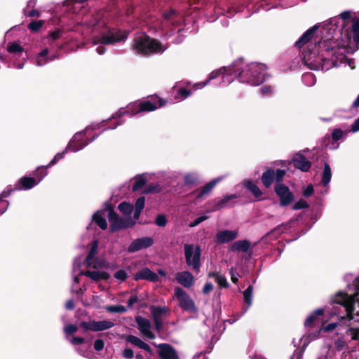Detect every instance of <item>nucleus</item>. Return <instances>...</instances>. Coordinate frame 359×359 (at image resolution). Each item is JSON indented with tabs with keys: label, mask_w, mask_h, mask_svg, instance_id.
Listing matches in <instances>:
<instances>
[{
	"label": "nucleus",
	"mask_w": 359,
	"mask_h": 359,
	"mask_svg": "<svg viewBox=\"0 0 359 359\" xmlns=\"http://www.w3.org/2000/svg\"><path fill=\"white\" fill-rule=\"evenodd\" d=\"M316 29H309L295 43L299 49L307 44L301 53L304 64L317 71H327L341 64L353 69V61L346 55L359 48V19L351 18L350 11H344L324 25L320 39L316 38L314 43L309 42Z\"/></svg>",
	"instance_id": "f257e3e1"
},
{
	"label": "nucleus",
	"mask_w": 359,
	"mask_h": 359,
	"mask_svg": "<svg viewBox=\"0 0 359 359\" xmlns=\"http://www.w3.org/2000/svg\"><path fill=\"white\" fill-rule=\"evenodd\" d=\"M79 26L81 27L82 34L91 35L90 39L95 46H98L96 52L102 55L106 52L103 45H112L125 41L128 32L118 29H110L103 19V11L89 13L83 16Z\"/></svg>",
	"instance_id": "f03ea898"
},
{
	"label": "nucleus",
	"mask_w": 359,
	"mask_h": 359,
	"mask_svg": "<svg viewBox=\"0 0 359 359\" xmlns=\"http://www.w3.org/2000/svg\"><path fill=\"white\" fill-rule=\"evenodd\" d=\"M97 249L98 243L97 241H94L90 243L88 254L84 259L78 257L74 260L72 292L77 295L83 294L86 290L85 283H82L83 276L95 282L107 280L110 277L109 273L101 270L104 266L105 262L96 257Z\"/></svg>",
	"instance_id": "7ed1b4c3"
},
{
	"label": "nucleus",
	"mask_w": 359,
	"mask_h": 359,
	"mask_svg": "<svg viewBox=\"0 0 359 359\" xmlns=\"http://www.w3.org/2000/svg\"><path fill=\"white\" fill-rule=\"evenodd\" d=\"M357 292L353 294L339 292L332 299L330 316H337L340 322L353 320L359 322V276L355 283Z\"/></svg>",
	"instance_id": "20e7f679"
},
{
	"label": "nucleus",
	"mask_w": 359,
	"mask_h": 359,
	"mask_svg": "<svg viewBox=\"0 0 359 359\" xmlns=\"http://www.w3.org/2000/svg\"><path fill=\"white\" fill-rule=\"evenodd\" d=\"M233 76L240 82L252 86L262 83L267 78L266 67L262 63L252 62L245 64L242 60L233 65Z\"/></svg>",
	"instance_id": "39448f33"
},
{
	"label": "nucleus",
	"mask_w": 359,
	"mask_h": 359,
	"mask_svg": "<svg viewBox=\"0 0 359 359\" xmlns=\"http://www.w3.org/2000/svg\"><path fill=\"white\" fill-rule=\"evenodd\" d=\"M166 104V100L156 96L152 97L150 100L130 103L126 108L119 109L109 118L111 121L113 119H118V121L112 126L104 128L103 131L107 129H115L123 124V121L121 120L123 116L127 115L131 117L142 112L153 111Z\"/></svg>",
	"instance_id": "423d86ee"
},
{
	"label": "nucleus",
	"mask_w": 359,
	"mask_h": 359,
	"mask_svg": "<svg viewBox=\"0 0 359 359\" xmlns=\"http://www.w3.org/2000/svg\"><path fill=\"white\" fill-rule=\"evenodd\" d=\"M182 19V16L175 10L170 9L163 13L162 19L156 20L154 22L153 27L156 32H161L165 39H169L176 30L178 32L181 31L177 26Z\"/></svg>",
	"instance_id": "0eeeda50"
},
{
	"label": "nucleus",
	"mask_w": 359,
	"mask_h": 359,
	"mask_svg": "<svg viewBox=\"0 0 359 359\" xmlns=\"http://www.w3.org/2000/svg\"><path fill=\"white\" fill-rule=\"evenodd\" d=\"M133 47L137 53L142 55L162 53L168 48L144 33L137 34L135 36Z\"/></svg>",
	"instance_id": "6e6552de"
},
{
	"label": "nucleus",
	"mask_w": 359,
	"mask_h": 359,
	"mask_svg": "<svg viewBox=\"0 0 359 359\" xmlns=\"http://www.w3.org/2000/svg\"><path fill=\"white\" fill-rule=\"evenodd\" d=\"M109 121L108 120H104L100 123H94L85 128L84 130L76 133L72 139L68 142L66 148L69 151L78 152L82 150L84 147L88 146L90 142H93L99 135H94L90 140L85 138L87 133L90 131H93L97 129H100L103 126H105V123ZM111 121V120H109Z\"/></svg>",
	"instance_id": "1a4fd4ad"
},
{
	"label": "nucleus",
	"mask_w": 359,
	"mask_h": 359,
	"mask_svg": "<svg viewBox=\"0 0 359 359\" xmlns=\"http://www.w3.org/2000/svg\"><path fill=\"white\" fill-rule=\"evenodd\" d=\"M337 326V323H332L327 325L323 323L319 328H316L312 333H309L307 335L302 336L299 339L298 343H297L294 339L292 341V344H294V346L297 347V348L294 351L290 359H302V355L305 348L311 341L319 337L321 331L330 332L334 330Z\"/></svg>",
	"instance_id": "9d476101"
},
{
	"label": "nucleus",
	"mask_w": 359,
	"mask_h": 359,
	"mask_svg": "<svg viewBox=\"0 0 359 359\" xmlns=\"http://www.w3.org/2000/svg\"><path fill=\"white\" fill-rule=\"evenodd\" d=\"M184 252L187 266L195 272H198L201 266L200 246L194 244H185Z\"/></svg>",
	"instance_id": "9b49d317"
},
{
	"label": "nucleus",
	"mask_w": 359,
	"mask_h": 359,
	"mask_svg": "<svg viewBox=\"0 0 359 359\" xmlns=\"http://www.w3.org/2000/svg\"><path fill=\"white\" fill-rule=\"evenodd\" d=\"M222 76V82L224 86H226L232 83L235 80V76H233V65L229 67H223L220 69L212 71L208 76V79L203 82L197 83L194 87L202 88L207 86L211 80H213L219 76Z\"/></svg>",
	"instance_id": "f8f14e48"
},
{
	"label": "nucleus",
	"mask_w": 359,
	"mask_h": 359,
	"mask_svg": "<svg viewBox=\"0 0 359 359\" xmlns=\"http://www.w3.org/2000/svg\"><path fill=\"white\" fill-rule=\"evenodd\" d=\"M174 298L177 300L180 306L184 311H189L190 313L196 312L197 309L194 302L181 287H177L175 289Z\"/></svg>",
	"instance_id": "ddd939ff"
},
{
	"label": "nucleus",
	"mask_w": 359,
	"mask_h": 359,
	"mask_svg": "<svg viewBox=\"0 0 359 359\" xmlns=\"http://www.w3.org/2000/svg\"><path fill=\"white\" fill-rule=\"evenodd\" d=\"M7 50L12 55L13 66L19 69H22L27 60V57L24 56L22 46L17 43H11L8 45Z\"/></svg>",
	"instance_id": "4468645a"
},
{
	"label": "nucleus",
	"mask_w": 359,
	"mask_h": 359,
	"mask_svg": "<svg viewBox=\"0 0 359 359\" xmlns=\"http://www.w3.org/2000/svg\"><path fill=\"white\" fill-rule=\"evenodd\" d=\"M108 218L113 231L131 227L135 224L131 217H120L112 209L108 210Z\"/></svg>",
	"instance_id": "2eb2a0df"
},
{
	"label": "nucleus",
	"mask_w": 359,
	"mask_h": 359,
	"mask_svg": "<svg viewBox=\"0 0 359 359\" xmlns=\"http://www.w3.org/2000/svg\"><path fill=\"white\" fill-rule=\"evenodd\" d=\"M289 163H292L295 168L302 172H308L311 166V162L302 153L295 154L290 162L285 161L276 162V165L281 166H287Z\"/></svg>",
	"instance_id": "dca6fc26"
},
{
	"label": "nucleus",
	"mask_w": 359,
	"mask_h": 359,
	"mask_svg": "<svg viewBox=\"0 0 359 359\" xmlns=\"http://www.w3.org/2000/svg\"><path fill=\"white\" fill-rule=\"evenodd\" d=\"M150 312L155 323L156 330L160 332L163 327V319L168 315L170 309L165 306H152L150 307Z\"/></svg>",
	"instance_id": "f3484780"
},
{
	"label": "nucleus",
	"mask_w": 359,
	"mask_h": 359,
	"mask_svg": "<svg viewBox=\"0 0 359 359\" xmlns=\"http://www.w3.org/2000/svg\"><path fill=\"white\" fill-rule=\"evenodd\" d=\"M80 325L84 330L93 332L106 330L114 326V323L109 320L83 321Z\"/></svg>",
	"instance_id": "a211bd4d"
},
{
	"label": "nucleus",
	"mask_w": 359,
	"mask_h": 359,
	"mask_svg": "<svg viewBox=\"0 0 359 359\" xmlns=\"http://www.w3.org/2000/svg\"><path fill=\"white\" fill-rule=\"evenodd\" d=\"M275 192L280 199V203L282 206L288 205L294 200L293 194L289 188L283 184H277L275 187Z\"/></svg>",
	"instance_id": "6ab92c4d"
},
{
	"label": "nucleus",
	"mask_w": 359,
	"mask_h": 359,
	"mask_svg": "<svg viewBox=\"0 0 359 359\" xmlns=\"http://www.w3.org/2000/svg\"><path fill=\"white\" fill-rule=\"evenodd\" d=\"M58 57L57 54H49V50L48 48L42 49L38 53L35 57L32 59V63L36 67H43L47 65L48 62L55 60Z\"/></svg>",
	"instance_id": "aec40b11"
},
{
	"label": "nucleus",
	"mask_w": 359,
	"mask_h": 359,
	"mask_svg": "<svg viewBox=\"0 0 359 359\" xmlns=\"http://www.w3.org/2000/svg\"><path fill=\"white\" fill-rule=\"evenodd\" d=\"M154 244V240L151 237H142L135 239L128 248V252L133 253L137 251L147 249Z\"/></svg>",
	"instance_id": "412c9836"
},
{
	"label": "nucleus",
	"mask_w": 359,
	"mask_h": 359,
	"mask_svg": "<svg viewBox=\"0 0 359 359\" xmlns=\"http://www.w3.org/2000/svg\"><path fill=\"white\" fill-rule=\"evenodd\" d=\"M325 313V309H317L311 313L304 321V327L306 329V333L304 335H307L309 333H312L311 330L316 327L317 323L319 320V318L323 316Z\"/></svg>",
	"instance_id": "4be33fe9"
},
{
	"label": "nucleus",
	"mask_w": 359,
	"mask_h": 359,
	"mask_svg": "<svg viewBox=\"0 0 359 359\" xmlns=\"http://www.w3.org/2000/svg\"><path fill=\"white\" fill-rule=\"evenodd\" d=\"M135 321L137 324V327L141 333L149 339H154L155 334L151 331V322L141 316L135 317Z\"/></svg>",
	"instance_id": "5701e85b"
},
{
	"label": "nucleus",
	"mask_w": 359,
	"mask_h": 359,
	"mask_svg": "<svg viewBox=\"0 0 359 359\" xmlns=\"http://www.w3.org/2000/svg\"><path fill=\"white\" fill-rule=\"evenodd\" d=\"M216 242L217 243H226L235 240L238 237L237 230L219 231L216 234Z\"/></svg>",
	"instance_id": "b1692460"
},
{
	"label": "nucleus",
	"mask_w": 359,
	"mask_h": 359,
	"mask_svg": "<svg viewBox=\"0 0 359 359\" xmlns=\"http://www.w3.org/2000/svg\"><path fill=\"white\" fill-rule=\"evenodd\" d=\"M159 348L158 355L162 359H177L178 356L175 350L169 344H161L158 346Z\"/></svg>",
	"instance_id": "393cba45"
},
{
	"label": "nucleus",
	"mask_w": 359,
	"mask_h": 359,
	"mask_svg": "<svg viewBox=\"0 0 359 359\" xmlns=\"http://www.w3.org/2000/svg\"><path fill=\"white\" fill-rule=\"evenodd\" d=\"M175 278L178 283L187 288L191 287L194 282L193 275L187 271L177 273Z\"/></svg>",
	"instance_id": "a878e982"
},
{
	"label": "nucleus",
	"mask_w": 359,
	"mask_h": 359,
	"mask_svg": "<svg viewBox=\"0 0 359 359\" xmlns=\"http://www.w3.org/2000/svg\"><path fill=\"white\" fill-rule=\"evenodd\" d=\"M225 177H226L224 175H221L212 179L209 182L206 183L203 187H201L198 196L202 197L203 196L209 194L214 189V187L217 184L224 180Z\"/></svg>",
	"instance_id": "bb28decb"
},
{
	"label": "nucleus",
	"mask_w": 359,
	"mask_h": 359,
	"mask_svg": "<svg viewBox=\"0 0 359 359\" xmlns=\"http://www.w3.org/2000/svg\"><path fill=\"white\" fill-rule=\"evenodd\" d=\"M158 279V275L148 268L142 269L135 275V280H148L150 281H156Z\"/></svg>",
	"instance_id": "cd10ccee"
},
{
	"label": "nucleus",
	"mask_w": 359,
	"mask_h": 359,
	"mask_svg": "<svg viewBox=\"0 0 359 359\" xmlns=\"http://www.w3.org/2000/svg\"><path fill=\"white\" fill-rule=\"evenodd\" d=\"M18 184L21 187H15L16 190H29L37 185L39 182L34 177L25 176L19 179Z\"/></svg>",
	"instance_id": "c85d7f7f"
},
{
	"label": "nucleus",
	"mask_w": 359,
	"mask_h": 359,
	"mask_svg": "<svg viewBox=\"0 0 359 359\" xmlns=\"http://www.w3.org/2000/svg\"><path fill=\"white\" fill-rule=\"evenodd\" d=\"M238 196L236 194H230L224 196L222 198H217L214 201V206L212 211H215L224 208L229 206V202L235 198H237Z\"/></svg>",
	"instance_id": "c756f323"
},
{
	"label": "nucleus",
	"mask_w": 359,
	"mask_h": 359,
	"mask_svg": "<svg viewBox=\"0 0 359 359\" xmlns=\"http://www.w3.org/2000/svg\"><path fill=\"white\" fill-rule=\"evenodd\" d=\"M252 244L248 240L237 241L233 243L231 250L248 252L252 249Z\"/></svg>",
	"instance_id": "7c9ffc66"
},
{
	"label": "nucleus",
	"mask_w": 359,
	"mask_h": 359,
	"mask_svg": "<svg viewBox=\"0 0 359 359\" xmlns=\"http://www.w3.org/2000/svg\"><path fill=\"white\" fill-rule=\"evenodd\" d=\"M184 183L187 186H194L199 183L200 174L197 171H191L184 174L183 177Z\"/></svg>",
	"instance_id": "2f4dec72"
},
{
	"label": "nucleus",
	"mask_w": 359,
	"mask_h": 359,
	"mask_svg": "<svg viewBox=\"0 0 359 359\" xmlns=\"http://www.w3.org/2000/svg\"><path fill=\"white\" fill-rule=\"evenodd\" d=\"M332 178V170L328 163H324V168L322 172L321 184L324 187L328 188L329 183Z\"/></svg>",
	"instance_id": "473e14b6"
},
{
	"label": "nucleus",
	"mask_w": 359,
	"mask_h": 359,
	"mask_svg": "<svg viewBox=\"0 0 359 359\" xmlns=\"http://www.w3.org/2000/svg\"><path fill=\"white\" fill-rule=\"evenodd\" d=\"M275 177V172L272 169H268L262 175V182L265 187L269 188L273 184Z\"/></svg>",
	"instance_id": "72a5a7b5"
},
{
	"label": "nucleus",
	"mask_w": 359,
	"mask_h": 359,
	"mask_svg": "<svg viewBox=\"0 0 359 359\" xmlns=\"http://www.w3.org/2000/svg\"><path fill=\"white\" fill-rule=\"evenodd\" d=\"M93 221H94L102 229L104 230L107 227V220L104 217V212L103 211L96 212L92 217Z\"/></svg>",
	"instance_id": "f704fd0d"
},
{
	"label": "nucleus",
	"mask_w": 359,
	"mask_h": 359,
	"mask_svg": "<svg viewBox=\"0 0 359 359\" xmlns=\"http://www.w3.org/2000/svg\"><path fill=\"white\" fill-rule=\"evenodd\" d=\"M244 187L248 189L256 198L260 197L262 194L260 189L250 180L245 181L244 182Z\"/></svg>",
	"instance_id": "c9c22d12"
},
{
	"label": "nucleus",
	"mask_w": 359,
	"mask_h": 359,
	"mask_svg": "<svg viewBox=\"0 0 359 359\" xmlns=\"http://www.w3.org/2000/svg\"><path fill=\"white\" fill-rule=\"evenodd\" d=\"M210 277H214L215 280L219 285L220 287L226 288L229 287V283L227 282L226 278L218 273H212L209 274Z\"/></svg>",
	"instance_id": "e433bc0d"
},
{
	"label": "nucleus",
	"mask_w": 359,
	"mask_h": 359,
	"mask_svg": "<svg viewBox=\"0 0 359 359\" xmlns=\"http://www.w3.org/2000/svg\"><path fill=\"white\" fill-rule=\"evenodd\" d=\"M118 209L123 215V217H131L133 206L130 204L126 202H122L118 205Z\"/></svg>",
	"instance_id": "4c0bfd02"
},
{
	"label": "nucleus",
	"mask_w": 359,
	"mask_h": 359,
	"mask_svg": "<svg viewBox=\"0 0 359 359\" xmlns=\"http://www.w3.org/2000/svg\"><path fill=\"white\" fill-rule=\"evenodd\" d=\"M147 180L144 175L137 176L135 178V183L133 186V190L136 191L142 188L146 184Z\"/></svg>",
	"instance_id": "58836bf2"
},
{
	"label": "nucleus",
	"mask_w": 359,
	"mask_h": 359,
	"mask_svg": "<svg viewBox=\"0 0 359 359\" xmlns=\"http://www.w3.org/2000/svg\"><path fill=\"white\" fill-rule=\"evenodd\" d=\"M67 152H69V151L65 147V149L62 152H59V153L56 154L55 155V156L53 157V158L46 165V168H49L53 166L54 165H55L58 162L59 160L62 159L65 157V154Z\"/></svg>",
	"instance_id": "ea45409f"
},
{
	"label": "nucleus",
	"mask_w": 359,
	"mask_h": 359,
	"mask_svg": "<svg viewBox=\"0 0 359 359\" xmlns=\"http://www.w3.org/2000/svg\"><path fill=\"white\" fill-rule=\"evenodd\" d=\"M346 334L352 340L359 341V326H350L346 331Z\"/></svg>",
	"instance_id": "a19ab883"
},
{
	"label": "nucleus",
	"mask_w": 359,
	"mask_h": 359,
	"mask_svg": "<svg viewBox=\"0 0 359 359\" xmlns=\"http://www.w3.org/2000/svg\"><path fill=\"white\" fill-rule=\"evenodd\" d=\"M346 135V131L339 128H334L331 132V137L333 141H338L343 139Z\"/></svg>",
	"instance_id": "79ce46f5"
},
{
	"label": "nucleus",
	"mask_w": 359,
	"mask_h": 359,
	"mask_svg": "<svg viewBox=\"0 0 359 359\" xmlns=\"http://www.w3.org/2000/svg\"><path fill=\"white\" fill-rule=\"evenodd\" d=\"M252 292L253 287L250 285L248 288L243 292V298L245 303L248 304V308H249L252 302Z\"/></svg>",
	"instance_id": "37998d69"
},
{
	"label": "nucleus",
	"mask_w": 359,
	"mask_h": 359,
	"mask_svg": "<svg viewBox=\"0 0 359 359\" xmlns=\"http://www.w3.org/2000/svg\"><path fill=\"white\" fill-rule=\"evenodd\" d=\"M46 166H39L37 168L36 170L34 172V175L36 177V182L39 183L48 175V172L46 170Z\"/></svg>",
	"instance_id": "c03bdc74"
},
{
	"label": "nucleus",
	"mask_w": 359,
	"mask_h": 359,
	"mask_svg": "<svg viewBox=\"0 0 359 359\" xmlns=\"http://www.w3.org/2000/svg\"><path fill=\"white\" fill-rule=\"evenodd\" d=\"M78 330V327L76 325L73 324H67L64 327V332L66 334V339H69L70 335L76 332Z\"/></svg>",
	"instance_id": "a18cd8bd"
},
{
	"label": "nucleus",
	"mask_w": 359,
	"mask_h": 359,
	"mask_svg": "<svg viewBox=\"0 0 359 359\" xmlns=\"http://www.w3.org/2000/svg\"><path fill=\"white\" fill-rule=\"evenodd\" d=\"M304 83L308 86H312L316 83V79L312 73H306L303 75Z\"/></svg>",
	"instance_id": "49530a36"
},
{
	"label": "nucleus",
	"mask_w": 359,
	"mask_h": 359,
	"mask_svg": "<svg viewBox=\"0 0 359 359\" xmlns=\"http://www.w3.org/2000/svg\"><path fill=\"white\" fill-rule=\"evenodd\" d=\"M106 311L110 313H125L127 309L124 306H107L105 307Z\"/></svg>",
	"instance_id": "de8ad7c7"
},
{
	"label": "nucleus",
	"mask_w": 359,
	"mask_h": 359,
	"mask_svg": "<svg viewBox=\"0 0 359 359\" xmlns=\"http://www.w3.org/2000/svg\"><path fill=\"white\" fill-rule=\"evenodd\" d=\"M43 20H37V21H32L29 25L28 28L32 32H38L43 25Z\"/></svg>",
	"instance_id": "09e8293b"
},
{
	"label": "nucleus",
	"mask_w": 359,
	"mask_h": 359,
	"mask_svg": "<svg viewBox=\"0 0 359 359\" xmlns=\"http://www.w3.org/2000/svg\"><path fill=\"white\" fill-rule=\"evenodd\" d=\"M162 190V187L159 184H150L146 189L144 191V193H158Z\"/></svg>",
	"instance_id": "8fccbe9b"
},
{
	"label": "nucleus",
	"mask_w": 359,
	"mask_h": 359,
	"mask_svg": "<svg viewBox=\"0 0 359 359\" xmlns=\"http://www.w3.org/2000/svg\"><path fill=\"white\" fill-rule=\"evenodd\" d=\"M275 172V177L274 180L276 181L277 184H281L280 182L283 181L286 172L285 170L277 169Z\"/></svg>",
	"instance_id": "3c124183"
},
{
	"label": "nucleus",
	"mask_w": 359,
	"mask_h": 359,
	"mask_svg": "<svg viewBox=\"0 0 359 359\" xmlns=\"http://www.w3.org/2000/svg\"><path fill=\"white\" fill-rule=\"evenodd\" d=\"M191 92L184 88H180L177 92V99L184 100L190 96Z\"/></svg>",
	"instance_id": "603ef678"
},
{
	"label": "nucleus",
	"mask_w": 359,
	"mask_h": 359,
	"mask_svg": "<svg viewBox=\"0 0 359 359\" xmlns=\"http://www.w3.org/2000/svg\"><path fill=\"white\" fill-rule=\"evenodd\" d=\"M126 339L128 342L131 343L132 344L135 345L138 347H140L142 341L140 338L133 335H128L126 337Z\"/></svg>",
	"instance_id": "864d4df0"
},
{
	"label": "nucleus",
	"mask_w": 359,
	"mask_h": 359,
	"mask_svg": "<svg viewBox=\"0 0 359 359\" xmlns=\"http://www.w3.org/2000/svg\"><path fill=\"white\" fill-rule=\"evenodd\" d=\"M168 220L165 215H158L155 220V223L157 226L163 227L167 224Z\"/></svg>",
	"instance_id": "5fc2aeb1"
},
{
	"label": "nucleus",
	"mask_w": 359,
	"mask_h": 359,
	"mask_svg": "<svg viewBox=\"0 0 359 359\" xmlns=\"http://www.w3.org/2000/svg\"><path fill=\"white\" fill-rule=\"evenodd\" d=\"M208 216H206V215H202L201 217H197L196 219H194L193 222H191L189 226L190 227H194V226H198L199 224H201V222H204L205 220H206L207 219H208Z\"/></svg>",
	"instance_id": "6e6d98bb"
},
{
	"label": "nucleus",
	"mask_w": 359,
	"mask_h": 359,
	"mask_svg": "<svg viewBox=\"0 0 359 359\" xmlns=\"http://www.w3.org/2000/svg\"><path fill=\"white\" fill-rule=\"evenodd\" d=\"M262 95L265 96L271 95L273 93V88L270 86H263L259 88Z\"/></svg>",
	"instance_id": "4d7b16f0"
},
{
	"label": "nucleus",
	"mask_w": 359,
	"mask_h": 359,
	"mask_svg": "<svg viewBox=\"0 0 359 359\" xmlns=\"http://www.w3.org/2000/svg\"><path fill=\"white\" fill-rule=\"evenodd\" d=\"M67 340L74 346L81 344L85 342V339L81 337H69V339Z\"/></svg>",
	"instance_id": "13d9d810"
},
{
	"label": "nucleus",
	"mask_w": 359,
	"mask_h": 359,
	"mask_svg": "<svg viewBox=\"0 0 359 359\" xmlns=\"http://www.w3.org/2000/svg\"><path fill=\"white\" fill-rule=\"evenodd\" d=\"M114 278L121 281H124L128 278V274L124 270H119L115 273Z\"/></svg>",
	"instance_id": "bf43d9fd"
},
{
	"label": "nucleus",
	"mask_w": 359,
	"mask_h": 359,
	"mask_svg": "<svg viewBox=\"0 0 359 359\" xmlns=\"http://www.w3.org/2000/svg\"><path fill=\"white\" fill-rule=\"evenodd\" d=\"M37 4V0H29L27 3L26 7L23 9L24 14H27V12L34 9Z\"/></svg>",
	"instance_id": "052dcab7"
},
{
	"label": "nucleus",
	"mask_w": 359,
	"mask_h": 359,
	"mask_svg": "<svg viewBox=\"0 0 359 359\" xmlns=\"http://www.w3.org/2000/svg\"><path fill=\"white\" fill-rule=\"evenodd\" d=\"M145 198L144 196H141L137 198L135 202V210H142L144 207Z\"/></svg>",
	"instance_id": "680f3d73"
},
{
	"label": "nucleus",
	"mask_w": 359,
	"mask_h": 359,
	"mask_svg": "<svg viewBox=\"0 0 359 359\" xmlns=\"http://www.w3.org/2000/svg\"><path fill=\"white\" fill-rule=\"evenodd\" d=\"M16 190L15 188L13 189H8L7 190H4L0 194V202H8L6 200H4L5 198H7L10 196L12 191Z\"/></svg>",
	"instance_id": "e2e57ef3"
},
{
	"label": "nucleus",
	"mask_w": 359,
	"mask_h": 359,
	"mask_svg": "<svg viewBox=\"0 0 359 359\" xmlns=\"http://www.w3.org/2000/svg\"><path fill=\"white\" fill-rule=\"evenodd\" d=\"M307 207H308V204H307L306 201H305L304 200H299L298 202H297L293 205V209L294 210H300V209L306 208Z\"/></svg>",
	"instance_id": "0e129e2a"
},
{
	"label": "nucleus",
	"mask_w": 359,
	"mask_h": 359,
	"mask_svg": "<svg viewBox=\"0 0 359 359\" xmlns=\"http://www.w3.org/2000/svg\"><path fill=\"white\" fill-rule=\"evenodd\" d=\"M76 352L81 356L86 358H92V353L88 351H84L81 348H77L76 349Z\"/></svg>",
	"instance_id": "69168bd1"
},
{
	"label": "nucleus",
	"mask_w": 359,
	"mask_h": 359,
	"mask_svg": "<svg viewBox=\"0 0 359 359\" xmlns=\"http://www.w3.org/2000/svg\"><path fill=\"white\" fill-rule=\"evenodd\" d=\"M104 342L102 339H96L94 342V348L97 351H100L104 348Z\"/></svg>",
	"instance_id": "338daca9"
},
{
	"label": "nucleus",
	"mask_w": 359,
	"mask_h": 359,
	"mask_svg": "<svg viewBox=\"0 0 359 359\" xmlns=\"http://www.w3.org/2000/svg\"><path fill=\"white\" fill-rule=\"evenodd\" d=\"M313 185L309 184L303 189V195L306 197H309L313 194Z\"/></svg>",
	"instance_id": "774afa93"
}]
</instances>
